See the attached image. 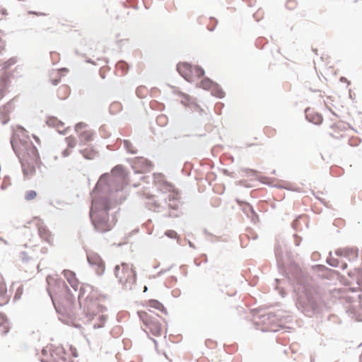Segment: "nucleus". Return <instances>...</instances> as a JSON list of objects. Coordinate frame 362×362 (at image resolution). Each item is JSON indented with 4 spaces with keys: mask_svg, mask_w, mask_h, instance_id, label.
<instances>
[{
    "mask_svg": "<svg viewBox=\"0 0 362 362\" xmlns=\"http://www.w3.org/2000/svg\"><path fill=\"white\" fill-rule=\"evenodd\" d=\"M94 289L89 284H83L80 288L79 299L86 300V317L88 322H92L95 329L103 327L107 321V308L98 300H92Z\"/></svg>",
    "mask_w": 362,
    "mask_h": 362,
    "instance_id": "f257e3e1",
    "label": "nucleus"
},
{
    "mask_svg": "<svg viewBox=\"0 0 362 362\" xmlns=\"http://www.w3.org/2000/svg\"><path fill=\"white\" fill-rule=\"evenodd\" d=\"M13 148L22 163L24 174L27 177L33 176L37 168H40L41 162L37 149L31 142L14 141Z\"/></svg>",
    "mask_w": 362,
    "mask_h": 362,
    "instance_id": "f03ea898",
    "label": "nucleus"
},
{
    "mask_svg": "<svg viewBox=\"0 0 362 362\" xmlns=\"http://www.w3.org/2000/svg\"><path fill=\"white\" fill-rule=\"evenodd\" d=\"M137 315L143 323V330L148 335L160 337L166 331L167 322L160 316L151 315L145 310H139Z\"/></svg>",
    "mask_w": 362,
    "mask_h": 362,
    "instance_id": "7ed1b4c3",
    "label": "nucleus"
},
{
    "mask_svg": "<svg viewBox=\"0 0 362 362\" xmlns=\"http://www.w3.org/2000/svg\"><path fill=\"white\" fill-rule=\"evenodd\" d=\"M42 362H71L69 354L62 345L47 346L42 350Z\"/></svg>",
    "mask_w": 362,
    "mask_h": 362,
    "instance_id": "20e7f679",
    "label": "nucleus"
},
{
    "mask_svg": "<svg viewBox=\"0 0 362 362\" xmlns=\"http://www.w3.org/2000/svg\"><path fill=\"white\" fill-rule=\"evenodd\" d=\"M115 276L119 283L126 287H132L136 282V272L132 264L122 263L115 267Z\"/></svg>",
    "mask_w": 362,
    "mask_h": 362,
    "instance_id": "39448f33",
    "label": "nucleus"
},
{
    "mask_svg": "<svg viewBox=\"0 0 362 362\" xmlns=\"http://www.w3.org/2000/svg\"><path fill=\"white\" fill-rule=\"evenodd\" d=\"M88 262L95 267V272L98 274H103L105 267L101 257L95 253H90L88 255Z\"/></svg>",
    "mask_w": 362,
    "mask_h": 362,
    "instance_id": "423d86ee",
    "label": "nucleus"
},
{
    "mask_svg": "<svg viewBox=\"0 0 362 362\" xmlns=\"http://www.w3.org/2000/svg\"><path fill=\"white\" fill-rule=\"evenodd\" d=\"M76 131L78 132L79 138L82 142L86 144L93 139V132L88 129L87 125L79 123L76 126Z\"/></svg>",
    "mask_w": 362,
    "mask_h": 362,
    "instance_id": "0eeeda50",
    "label": "nucleus"
},
{
    "mask_svg": "<svg viewBox=\"0 0 362 362\" xmlns=\"http://www.w3.org/2000/svg\"><path fill=\"white\" fill-rule=\"evenodd\" d=\"M193 67L188 63L182 62L177 64V70L184 78L187 81L192 82L194 81Z\"/></svg>",
    "mask_w": 362,
    "mask_h": 362,
    "instance_id": "6e6552de",
    "label": "nucleus"
},
{
    "mask_svg": "<svg viewBox=\"0 0 362 362\" xmlns=\"http://www.w3.org/2000/svg\"><path fill=\"white\" fill-rule=\"evenodd\" d=\"M94 204H93V206L91 211L90 212L91 218L93 220V223L95 225L96 229L100 232H106L110 230V227L107 223V216L103 218L102 220L96 219L93 211Z\"/></svg>",
    "mask_w": 362,
    "mask_h": 362,
    "instance_id": "1a4fd4ad",
    "label": "nucleus"
},
{
    "mask_svg": "<svg viewBox=\"0 0 362 362\" xmlns=\"http://www.w3.org/2000/svg\"><path fill=\"white\" fill-rule=\"evenodd\" d=\"M337 256L347 257L350 259H354L358 257V251L355 248L341 247L335 251Z\"/></svg>",
    "mask_w": 362,
    "mask_h": 362,
    "instance_id": "9d476101",
    "label": "nucleus"
},
{
    "mask_svg": "<svg viewBox=\"0 0 362 362\" xmlns=\"http://www.w3.org/2000/svg\"><path fill=\"white\" fill-rule=\"evenodd\" d=\"M142 305L146 308L155 309L161 312L162 313L167 314V310L162 303L156 299H150L142 303Z\"/></svg>",
    "mask_w": 362,
    "mask_h": 362,
    "instance_id": "9b49d317",
    "label": "nucleus"
},
{
    "mask_svg": "<svg viewBox=\"0 0 362 362\" xmlns=\"http://www.w3.org/2000/svg\"><path fill=\"white\" fill-rule=\"evenodd\" d=\"M63 274H64V276L67 280V281L73 287V288H74L75 290H77V288L79 286V281L77 279L75 273L71 270L65 269L63 272Z\"/></svg>",
    "mask_w": 362,
    "mask_h": 362,
    "instance_id": "f8f14e48",
    "label": "nucleus"
},
{
    "mask_svg": "<svg viewBox=\"0 0 362 362\" xmlns=\"http://www.w3.org/2000/svg\"><path fill=\"white\" fill-rule=\"evenodd\" d=\"M305 116L307 119L315 124H320L322 122V117L320 114L315 112L310 109H307L305 110Z\"/></svg>",
    "mask_w": 362,
    "mask_h": 362,
    "instance_id": "ddd939ff",
    "label": "nucleus"
},
{
    "mask_svg": "<svg viewBox=\"0 0 362 362\" xmlns=\"http://www.w3.org/2000/svg\"><path fill=\"white\" fill-rule=\"evenodd\" d=\"M140 165L142 166V169L138 170L139 173L148 172L152 167L151 163L144 158H139L134 162V168L137 169Z\"/></svg>",
    "mask_w": 362,
    "mask_h": 362,
    "instance_id": "4468645a",
    "label": "nucleus"
},
{
    "mask_svg": "<svg viewBox=\"0 0 362 362\" xmlns=\"http://www.w3.org/2000/svg\"><path fill=\"white\" fill-rule=\"evenodd\" d=\"M6 286L2 277H0V305H4L8 301L6 296Z\"/></svg>",
    "mask_w": 362,
    "mask_h": 362,
    "instance_id": "2eb2a0df",
    "label": "nucleus"
},
{
    "mask_svg": "<svg viewBox=\"0 0 362 362\" xmlns=\"http://www.w3.org/2000/svg\"><path fill=\"white\" fill-rule=\"evenodd\" d=\"M40 236L48 243H51L52 240V235L49 229L45 226H40L38 228Z\"/></svg>",
    "mask_w": 362,
    "mask_h": 362,
    "instance_id": "dca6fc26",
    "label": "nucleus"
},
{
    "mask_svg": "<svg viewBox=\"0 0 362 362\" xmlns=\"http://www.w3.org/2000/svg\"><path fill=\"white\" fill-rule=\"evenodd\" d=\"M9 331V325L6 317L0 313V332L2 334H6Z\"/></svg>",
    "mask_w": 362,
    "mask_h": 362,
    "instance_id": "f3484780",
    "label": "nucleus"
},
{
    "mask_svg": "<svg viewBox=\"0 0 362 362\" xmlns=\"http://www.w3.org/2000/svg\"><path fill=\"white\" fill-rule=\"evenodd\" d=\"M214 86L215 83L209 78H204L199 85V87L205 90H211Z\"/></svg>",
    "mask_w": 362,
    "mask_h": 362,
    "instance_id": "a211bd4d",
    "label": "nucleus"
},
{
    "mask_svg": "<svg viewBox=\"0 0 362 362\" xmlns=\"http://www.w3.org/2000/svg\"><path fill=\"white\" fill-rule=\"evenodd\" d=\"M50 79L53 85H57L61 79L59 71H54L50 73Z\"/></svg>",
    "mask_w": 362,
    "mask_h": 362,
    "instance_id": "6ab92c4d",
    "label": "nucleus"
},
{
    "mask_svg": "<svg viewBox=\"0 0 362 362\" xmlns=\"http://www.w3.org/2000/svg\"><path fill=\"white\" fill-rule=\"evenodd\" d=\"M192 74H194V80L196 78H199L202 77L204 74V71L201 67L194 66L193 70H192Z\"/></svg>",
    "mask_w": 362,
    "mask_h": 362,
    "instance_id": "aec40b11",
    "label": "nucleus"
},
{
    "mask_svg": "<svg viewBox=\"0 0 362 362\" xmlns=\"http://www.w3.org/2000/svg\"><path fill=\"white\" fill-rule=\"evenodd\" d=\"M148 90L145 86H139L136 89V94L137 95L141 98H145L147 95Z\"/></svg>",
    "mask_w": 362,
    "mask_h": 362,
    "instance_id": "412c9836",
    "label": "nucleus"
},
{
    "mask_svg": "<svg viewBox=\"0 0 362 362\" xmlns=\"http://www.w3.org/2000/svg\"><path fill=\"white\" fill-rule=\"evenodd\" d=\"M37 197V193L34 190L28 191L25 194V198L28 201H31L35 199Z\"/></svg>",
    "mask_w": 362,
    "mask_h": 362,
    "instance_id": "4be33fe9",
    "label": "nucleus"
},
{
    "mask_svg": "<svg viewBox=\"0 0 362 362\" xmlns=\"http://www.w3.org/2000/svg\"><path fill=\"white\" fill-rule=\"evenodd\" d=\"M211 90L216 97L221 98L224 96V92L221 90L216 84L214 88Z\"/></svg>",
    "mask_w": 362,
    "mask_h": 362,
    "instance_id": "5701e85b",
    "label": "nucleus"
},
{
    "mask_svg": "<svg viewBox=\"0 0 362 362\" xmlns=\"http://www.w3.org/2000/svg\"><path fill=\"white\" fill-rule=\"evenodd\" d=\"M66 142H67V144H68L69 147H71V148H74L76 146V139L73 136L67 137L66 138Z\"/></svg>",
    "mask_w": 362,
    "mask_h": 362,
    "instance_id": "b1692460",
    "label": "nucleus"
},
{
    "mask_svg": "<svg viewBox=\"0 0 362 362\" xmlns=\"http://www.w3.org/2000/svg\"><path fill=\"white\" fill-rule=\"evenodd\" d=\"M86 150H84L83 151V154L84 156V157H86V158H88V159H92L96 154V152L94 151H90V153H88V155L86 154Z\"/></svg>",
    "mask_w": 362,
    "mask_h": 362,
    "instance_id": "393cba45",
    "label": "nucleus"
},
{
    "mask_svg": "<svg viewBox=\"0 0 362 362\" xmlns=\"http://www.w3.org/2000/svg\"><path fill=\"white\" fill-rule=\"evenodd\" d=\"M58 91H63L64 93V95L62 98H66L69 95V88L66 86L60 87Z\"/></svg>",
    "mask_w": 362,
    "mask_h": 362,
    "instance_id": "a878e982",
    "label": "nucleus"
},
{
    "mask_svg": "<svg viewBox=\"0 0 362 362\" xmlns=\"http://www.w3.org/2000/svg\"><path fill=\"white\" fill-rule=\"evenodd\" d=\"M165 234L170 237V238H176L177 236V233L174 230H168Z\"/></svg>",
    "mask_w": 362,
    "mask_h": 362,
    "instance_id": "bb28decb",
    "label": "nucleus"
},
{
    "mask_svg": "<svg viewBox=\"0 0 362 362\" xmlns=\"http://www.w3.org/2000/svg\"><path fill=\"white\" fill-rule=\"evenodd\" d=\"M51 57L55 62H57L59 59V54L57 52H51Z\"/></svg>",
    "mask_w": 362,
    "mask_h": 362,
    "instance_id": "cd10ccee",
    "label": "nucleus"
},
{
    "mask_svg": "<svg viewBox=\"0 0 362 362\" xmlns=\"http://www.w3.org/2000/svg\"><path fill=\"white\" fill-rule=\"evenodd\" d=\"M171 207H172L173 209H178V207H179V205H178V204H176V205H175V206H171Z\"/></svg>",
    "mask_w": 362,
    "mask_h": 362,
    "instance_id": "c85d7f7f",
    "label": "nucleus"
},
{
    "mask_svg": "<svg viewBox=\"0 0 362 362\" xmlns=\"http://www.w3.org/2000/svg\"><path fill=\"white\" fill-rule=\"evenodd\" d=\"M34 139H35V141H36L37 142H39V141H40L39 139H38L37 136H34Z\"/></svg>",
    "mask_w": 362,
    "mask_h": 362,
    "instance_id": "c756f323",
    "label": "nucleus"
},
{
    "mask_svg": "<svg viewBox=\"0 0 362 362\" xmlns=\"http://www.w3.org/2000/svg\"><path fill=\"white\" fill-rule=\"evenodd\" d=\"M153 204L154 205L155 207H158L159 206L158 204L156 203V202H154Z\"/></svg>",
    "mask_w": 362,
    "mask_h": 362,
    "instance_id": "7c9ffc66",
    "label": "nucleus"
},
{
    "mask_svg": "<svg viewBox=\"0 0 362 362\" xmlns=\"http://www.w3.org/2000/svg\"><path fill=\"white\" fill-rule=\"evenodd\" d=\"M163 119H165L163 117H159L158 118V119H163Z\"/></svg>",
    "mask_w": 362,
    "mask_h": 362,
    "instance_id": "2f4dec72",
    "label": "nucleus"
}]
</instances>
